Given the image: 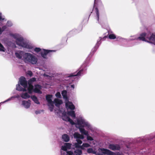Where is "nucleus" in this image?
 Instances as JSON below:
<instances>
[{
	"label": "nucleus",
	"instance_id": "f03ea898",
	"mask_svg": "<svg viewBox=\"0 0 155 155\" xmlns=\"http://www.w3.org/2000/svg\"><path fill=\"white\" fill-rule=\"evenodd\" d=\"M14 37L16 40L15 42L17 45L26 48H29V45L26 42L24 41L22 37H17L16 36H14Z\"/></svg>",
	"mask_w": 155,
	"mask_h": 155
},
{
	"label": "nucleus",
	"instance_id": "5701e85b",
	"mask_svg": "<svg viewBox=\"0 0 155 155\" xmlns=\"http://www.w3.org/2000/svg\"><path fill=\"white\" fill-rule=\"evenodd\" d=\"M61 94L63 98H67V91L66 90H64L63 91L61 92Z\"/></svg>",
	"mask_w": 155,
	"mask_h": 155
},
{
	"label": "nucleus",
	"instance_id": "20e7f679",
	"mask_svg": "<svg viewBox=\"0 0 155 155\" xmlns=\"http://www.w3.org/2000/svg\"><path fill=\"white\" fill-rule=\"evenodd\" d=\"M19 81L20 83L24 88H26L27 87V81L26 80L25 78L22 76L20 78Z\"/></svg>",
	"mask_w": 155,
	"mask_h": 155
},
{
	"label": "nucleus",
	"instance_id": "f8f14e48",
	"mask_svg": "<svg viewBox=\"0 0 155 155\" xmlns=\"http://www.w3.org/2000/svg\"><path fill=\"white\" fill-rule=\"evenodd\" d=\"M30 102L31 101L29 100L28 101H22V104L25 108H28L30 107Z\"/></svg>",
	"mask_w": 155,
	"mask_h": 155
},
{
	"label": "nucleus",
	"instance_id": "0eeeda50",
	"mask_svg": "<svg viewBox=\"0 0 155 155\" xmlns=\"http://www.w3.org/2000/svg\"><path fill=\"white\" fill-rule=\"evenodd\" d=\"M148 35V34L146 33H142L140 34V37L137 38L136 39L147 42V40L146 39V38L147 39V37Z\"/></svg>",
	"mask_w": 155,
	"mask_h": 155
},
{
	"label": "nucleus",
	"instance_id": "3c124183",
	"mask_svg": "<svg viewBox=\"0 0 155 155\" xmlns=\"http://www.w3.org/2000/svg\"><path fill=\"white\" fill-rule=\"evenodd\" d=\"M35 113L36 114H38V112L37 111H35Z\"/></svg>",
	"mask_w": 155,
	"mask_h": 155
},
{
	"label": "nucleus",
	"instance_id": "c03bdc74",
	"mask_svg": "<svg viewBox=\"0 0 155 155\" xmlns=\"http://www.w3.org/2000/svg\"><path fill=\"white\" fill-rule=\"evenodd\" d=\"M5 51V48L4 47V48H0V51H2L3 52H4Z\"/></svg>",
	"mask_w": 155,
	"mask_h": 155
},
{
	"label": "nucleus",
	"instance_id": "a211bd4d",
	"mask_svg": "<svg viewBox=\"0 0 155 155\" xmlns=\"http://www.w3.org/2000/svg\"><path fill=\"white\" fill-rule=\"evenodd\" d=\"M62 138L64 141L66 142H68L70 140L69 137L66 134H64L62 136Z\"/></svg>",
	"mask_w": 155,
	"mask_h": 155
},
{
	"label": "nucleus",
	"instance_id": "412c9836",
	"mask_svg": "<svg viewBox=\"0 0 155 155\" xmlns=\"http://www.w3.org/2000/svg\"><path fill=\"white\" fill-rule=\"evenodd\" d=\"M21 97L24 99H26L30 98V96L27 93H22L21 95Z\"/></svg>",
	"mask_w": 155,
	"mask_h": 155
},
{
	"label": "nucleus",
	"instance_id": "72a5a7b5",
	"mask_svg": "<svg viewBox=\"0 0 155 155\" xmlns=\"http://www.w3.org/2000/svg\"><path fill=\"white\" fill-rule=\"evenodd\" d=\"M68 121L72 125H74L75 124V123L74 122L73 120L70 118H68Z\"/></svg>",
	"mask_w": 155,
	"mask_h": 155
},
{
	"label": "nucleus",
	"instance_id": "ddd939ff",
	"mask_svg": "<svg viewBox=\"0 0 155 155\" xmlns=\"http://www.w3.org/2000/svg\"><path fill=\"white\" fill-rule=\"evenodd\" d=\"M52 97V95L48 94L46 95V99L48 103V104L54 102L51 100Z\"/></svg>",
	"mask_w": 155,
	"mask_h": 155
},
{
	"label": "nucleus",
	"instance_id": "49530a36",
	"mask_svg": "<svg viewBox=\"0 0 155 155\" xmlns=\"http://www.w3.org/2000/svg\"><path fill=\"white\" fill-rule=\"evenodd\" d=\"M84 138V137L83 136L81 135V136H80L79 139H83Z\"/></svg>",
	"mask_w": 155,
	"mask_h": 155
},
{
	"label": "nucleus",
	"instance_id": "a18cd8bd",
	"mask_svg": "<svg viewBox=\"0 0 155 155\" xmlns=\"http://www.w3.org/2000/svg\"><path fill=\"white\" fill-rule=\"evenodd\" d=\"M4 20V18H2V16L1 15H0V21H3Z\"/></svg>",
	"mask_w": 155,
	"mask_h": 155
},
{
	"label": "nucleus",
	"instance_id": "4468645a",
	"mask_svg": "<svg viewBox=\"0 0 155 155\" xmlns=\"http://www.w3.org/2000/svg\"><path fill=\"white\" fill-rule=\"evenodd\" d=\"M103 151V153L104 154H106L109 155H113L114 153L110 150L104 148H103L102 150Z\"/></svg>",
	"mask_w": 155,
	"mask_h": 155
},
{
	"label": "nucleus",
	"instance_id": "423d86ee",
	"mask_svg": "<svg viewBox=\"0 0 155 155\" xmlns=\"http://www.w3.org/2000/svg\"><path fill=\"white\" fill-rule=\"evenodd\" d=\"M147 39L149 40V41L147 40V42H148L151 43L155 42V34L152 33L150 36L149 34H148Z\"/></svg>",
	"mask_w": 155,
	"mask_h": 155
},
{
	"label": "nucleus",
	"instance_id": "dca6fc26",
	"mask_svg": "<svg viewBox=\"0 0 155 155\" xmlns=\"http://www.w3.org/2000/svg\"><path fill=\"white\" fill-rule=\"evenodd\" d=\"M28 92L29 93H31L33 90L34 89V87L32 84V83H30V81H28Z\"/></svg>",
	"mask_w": 155,
	"mask_h": 155
},
{
	"label": "nucleus",
	"instance_id": "5fc2aeb1",
	"mask_svg": "<svg viewBox=\"0 0 155 155\" xmlns=\"http://www.w3.org/2000/svg\"><path fill=\"white\" fill-rule=\"evenodd\" d=\"M154 45H155V44H154Z\"/></svg>",
	"mask_w": 155,
	"mask_h": 155
},
{
	"label": "nucleus",
	"instance_id": "a19ab883",
	"mask_svg": "<svg viewBox=\"0 0 155 155\" xmlns=\"http://www.w3.org/2000/svg\"><path fill=\"white\" fill-rule=\"evenodd\" d=\"M36 81V79L35 78H32V79H30L28 81H30V83H32V82H33Z\"/></svg>",
	"mask_w": 155,
	"mask_h": 155
},
{
	"label": "nucleus",
	"instance_id": "79ce46f5",
	"mask_svg": "<svg viewBox=\"0 0 155 155\" xmlns=\"http://www.w3.org/2000/svg\"><path fill=\"white\" fill-rule=\"evenodd\" d=\"M76 141L77 142V143L80 144H81L82 143V141L79 139H77Z\"/></svg>",
	"mask_w": 155,
	"mask_h": 155
},
{
	"label": "nucleus",
	"instance_id": "1a4fd4ad",
	"mask_svg": "<svg viewBox=\"0 0 155 155\" xmlns=\"http://www.w3.org/2000/svg\"><path fill=\"white\" fill-rule=\"evenodd\" d=\"M41 87L40 85L36 84L35 85V88L33 89V91L35 93L39 94H42V92L41 91Z\"/></svg>",
	"mask_w": 155,
	"mask_h": 155
},
{
	"label": "nucleus",
	"instance_id": "7ed1b4c3",
	"mask_svg": "<svg viewBox=\"0 0 155 155\" xmlns=\"http://www.w3.org/2000/svg\"><path fill=\"white\" fill-rule=\"evenodd\" d=\"M55 51L53 50H49L44 49L43 51L41 52V56L44 58L47 59V55L50 52H55Z\"/></svg>",
	"mask_w": 155,
	"mask_h": 155
},
{
	"label": "nucleus",
	"instance_id": "7c9ffc66",
	"mask_svg": "<svg viewBox=\"0 0 155 155\" xmlns=\"http://www.w3.org/2000/svg\"><path fill=\"white\" fill-rule=\"evenodd\" d=\"M90 146V145L87 143H83L82 146L81 147V148L82 149H84L83 147H88Z\"/></svg>",
	"mask_w": 155,
	"mask_h": 155
},
{
	"label": "nucleus",
	"instance_id": "09e8293b",
	"mask_svg": "<svg viewBox=\"0 0 155 155\" xmlns=\"http://www.w3.org/2000/svg\"><path fill=\"white\" fill-rule=\"evenodd\" d=\"M6 27L5 26H3V27H2V28L1 29L2 30H3L4 29V30H5V29L6 28Z\"/></svg>",
	"mask_w": 155,
	"mask_h": 155
},
{
	"label": "nucleus",
	"instance_id": "aec40b11",
	"mask_svg": "<svg viewBox=\"0 0 155 155\" xmlns=\"http://www.w3.org/2000/svg\"><path fill=\"white\" fill-rule=\"evenodd\" d=\"M31 98L35 103L37 104H40V102L38 100L37 97L35 95H33L31 96Z\"/></svg>",
	"mask_w": 155,
	"mask_h": 155
},
{
	"label": "nucleus",
	"instance_id": "c9c22d12",
	"mask_svg": "<svg viewBox=\"0 0 155 155\" xmlns=\"http://www.w3.org/2000/svg\"><path fill=\"white\" fill-rule=\"evenodd\" d=\"M34 51L37 52H38L41 51V49L38 48H36L34 49Z\"/></svg>",
	"mask_w": 155,
	"mask_h": 155
},
{
	"label": "nucleus",
	"instance_id": "6ab92c4d",
	"mask_svg": "<svg viewBox=\"0 0 155 155\" xmlns=\"http://www.w3.org/2000/svg\"><path fill=\"white\" fill-rule=\"evenodd\" d=\"M25 88H23L19 84L16 85V89L18 91H26Z\"/></svg>",
	"mask_w": 155,
	"mask_h": 155
},
{
	"label": "nucleus",
	"instance_id": "b1692460",
	"mask_svg": "<svg viewBox=\"0 0 155 155\" xmlns=\"http://www.w3.org/2000/svg\"><path fill=\"white\" fill-rule=\"evenodd\" d=\"M68 114L72 117H76L75 112L74 111H70L68 113Z\"/></svg>",
	"mask_w": 155,
	"mask_h": 155
},
{
	"label": "nucleus",
	"instance_id": "bb28decb",
	"mask_svg": "<svg viewBox=\"0 0 155 155\" xmlns=\"http://www.w3.org/2000/svg\"><path fill=\"white\" fill-rule=\"evenodd\" d=\"M62 118L63 120L68 121V118H69L70 117L67 116L66 114H64L62 116Z\"/></svg>",
	"mask_w": 155,
	"mask_h": 155
},
{
	"label": "nucleus",
	"instance_id": "4c0bfd02",
	"mask_svg": "<svg viewBox=\"0 0 155 155\" xmlns=\"http://www.w3.org/2000/svg\"><path fill=\"white\" fill-rule=\"evenodd\" d=\"M67 149L65 145L62 146L61 149L64 151H67Z\"/></svg>",
	"mask_w": 155,
	"mask_h": 155
},
{
	"label": "nucleus",
	"instance_id": "8fccbe9b",
	"mask_svg": "<svg viewBox=\"0 0 155 155\" xmlns=\"http://www.w3.org/2000/svg\"><path fill=\"white\" fill-rule=\"evenodd\" d=\"M107 38V36H105L104 37V38H103V39H105L106 38Z\"/></svg>",
	"mask_w": 155,
	"mask_h": 155
},
{
	"label": "nucleus",
	"instance_id": "2eb2a0df",
	"mask_svg": "<svg viewBox=\"0 0 155 155\" xmlns=\"http://www.w3.org/2000/svg\"><path fill=\"white\" fill-rule=\"evenodd\" d=\"M83 127H79L78 128L80 130V132L82 134L85 135L87 136L88 135V131L85 130V129L83 128Z\"/></svg>",
	"mask_w": 155,
	"mask_h": 155
},
{
	"label": "nucleus",
	"instance_id": "ea45409f",
	"mask_svg": "<svg viewBox=\"0 0 155 155\" xmlns=\"http://www.w3.org/2000/svg\"><path fill=\"white\" fill-rule=\"evenodd\" d=\"M67 153L68 155H73V152L71 151H67Z\"/></svg>",
	"mask_w": 155,
	"mask_h": 155
},
{
	"label": "nucleus",
	"instance_id": "a878e982",
	"mask_svg": "<svg viewBox=\"0 0 155 155\" xmlns=\"http://www.w3.org/2000/svg\"><path fill=\"white\" fill-rule=\"evenodd\" d=\"M75 155H81L82 154V150H81L77 149L74 151Z\"/></svg>",
	"mask_w": 155,
	"mask_h": 155
},
{
	"label": "nucleus",
	"instance_id": "39448f33",
	"mask_svg": "<svg viewBox=\"0 0 155 155\" xmlns=\"http://www.w3.org/2000/svg\"><path fill=\"white\" fill-rule=\"evenodd\" d=\"M77 124L80 126L79 127H87L88 124L85 121L82 119H78L77 120Z\"/></svg>",
	"mask_w": 155,
	"mask_h": 155
},
{
	"label": "nucleus",
	"instance_id": "e433bc0d",
	"mask_svg": "<svg viewBox=\"0 0 155 155\" xmlns=\"http://www.w3.org/2000/svg\"><path fill=\"white\" fill-rule=\"evenodd\" d=\"M87 136V140L90 141H92L93 140V139L91 136L88 135V134Z\"/></svg>",
	"mask_w": 155,
	"mask_h": 155
},
{
	"label": "nucleus",
	"instance_id": "603ef678",
	"mask_svg": "<svg viewBox=\"0 0 155 155\" xmlns=\"http://www.w3.org/2000/svg\"><path fill=\"white\" fill-rule=\"evenodd\" d=\"M96 0H94V5H95L96 4Z\"/></svg>",
	"mask_w": 155,
	"mask_h": 155
},
{
	"label": "nucleus",
	"instance_id": "de8ad7c7",
	"mask_svg": "<svg viewBox=\"0 0 155 155\" xmlns=\"http://www.w3.org/2000/svg\"><path fill=\"white\" fill-rule=\"evenodd\" d=\"M71 87L73 89H74V84H72L71 85Z\"/></svg>",
	"mask_w": 155,
	"mask_h": 155
},
{
	"label": "nucleus",
	"instance_id": "c85d7f7f",
	"mask_svg": "<svg viewBox=\"0 0 155 155\" xmlns=\"http://www.w3.org/2000/svg\"><path fill=\"white\" fill-rule=\"evenodd\" d=\"M69 103L70 104L68 106V107L71 110H74L75 108L74 105L71 102H70Z\"/></svg>",
	"mask_w": 155,
	"mask_h": 155
},
{
	"label": "nucleus",
	"instance_id": "58836bf2",
	"mask_svg": "<svg viewBox=\"0 0 155 155\" xmlns=\"http://www.w3.org/2000/svg\"><path fill=\"white\" fill-rule=\"evenodd\" d=\"M79 144H80L77 143H75V144H74V145H75V147L78 148H81V146H80L79 145Z\"/></svg>",
	"mask_w": 155,
	"mask_h": 155
},
{
	"label": "nucleus",
	"instance_id": "9d476101",
	"mask_svg": "<svg viewBox=\"0 0 155 155\" xmlns=\"http://www.w3.org/2000/svg\"><path fill=\"white\" fill-rule=\"evenodd\" d=\"M25 53L23 51H20L19 53L15 52V55L17 58L19 59H21L23 57V59H24V56L25 54Z\"/></svg>",
	"mask_w": 155,
	"mask_h": 155
},
{
	"label": "nucleus",
	"instance_id": "9b49d317",
	"mask_svg": "<svg viewBox=\"0 0 155 155\" xmlns=\"http://www.w3.org/2000/svg\"><path fill=\"white\" fill-rule=\"evenodd\" d=\"M53 101L54 104H55V105L57 107H59L60 104L63 103L62 101L61 100L58 98H55Z\"/></svg>",
	"mask_w": 155,
	"mask_h": 155
},
{
	"label": "nucleus",
	"instance_id": "473e14b6",
	"mask_svg": "<svg viewBox=\"0 0 155 155\" xmlns=\"http://www.w3.org/2000/svg\"><path fill=\"white\" fill-rule=\"evenodd\" d=\"M71 144L69 143H65V145L67 148L68 149H70L71 147Z\"/></svg>",
	"mask_w": 155,
	"mask_h": 155
},
{
	"label": "nucleus",
	"instance_id": "393cba45",
	"mask_svg": "<svg viewBox=\"0 0 155 155\" xmlns=\"http://www.w3.org/2000/svg\"><path fill=\"white\" fill-rule=\"evenodd\" d=\"M87 152L88 153H93L95 154L96 153V152L93 150L92 148H89L87 150Z\"/></svg>",
	"mask_w": 155,
	"mask_h": 155
},
{
	"label": "nucleus",
	"instance_id": "f704fd0d",
	"mask_svg": "<svg viewBox=\"0 0 155 155\" xmlns=\"http://www.w3.org/2000/svg\"><path fill=\"white\" fill-rule=\"evenodd\" d=\"M55 96L56 97L58 98H61V96L60 93L59 92H57L55 94Z\"/></svg>",
	"mask_w": 155,
	"mask_h": 155
},
{
	"label": "nucleus",
	"instance_id": "f3484780",
	"mask_svg": "<svg viewBox=\"0 0 155 155\" xmlns=\"http://www.w3.org/2000/svg\"><path fill=\"white\" fill-rule=\"evenodd\" d=\"M83 70L81 69L76 74H75L74 73H71L69 74V75L68 76V77H73V76H77L80 75L81 73H82Z\"/></svg>",
	"mask_w": 155,
	"mask_h": 155
},
{
	"label": "nucleus",
	"instance_id": "c756f323",
	"mask_svg": "<svg viewBox=\"0 0 155 155\" xmlns=\"http://www.w3.org/2000/svg\"><path fill=\"white\" fill-rule=\"evenodd\" d=\"M108 38L111 39H114L116 38V36L114 34H110L108 36Z\"/></svg>",
	"mask_w": 155,
	"mask_h": 155
},
{
	"label": "nucleus",
	"instance_id": "2f4dec72",
	"mask_svg": "<svg viewBox=\"0 0 155 155\" xmlns=\"http://www.w3.org/2000/svg\"><path fill=\"white\" fill-rule=\"evenodd\" d=\"M74 138L79 139L80 136H81V134L77 133H75L74 134Z\"/></svg>",
	"mask_w": 155,
	"mask_h": 155
},
{
	"label": "nucleus",
	"instance_id": "37998d69",
	"mask_svg": "<svg viewBox=\"0 0 155 155\" xmlns=\"http://www.w3.org/2000/svg\"><path fill=\"white\" fill-rule=\"evenodd\" d=\"M28 74L30 76H32L33 74L31 71H28Z\"/></svg>",
	"mask_w": 155,
	"mask_h": 155
},
{
	"label": "nucleus",
	"instance_id": "f257e3e1",
	"mask_svg": "<svg viewBox=\"0 0 155 155\" xmlns=\"http://www.w3.org/2000/svg\"><path fill=\"white\" fill-rule=\"evenodd\" d=\"M24 61L26 63H29L32 64H36L38 59L35 56L28 53H25L24 56Z\"/></svg>",
	"mask_w": 155,
	"mask_h": 155
},
{
	"label": "nucleus",
	"instance_id": "6e6552de",
	"mask_svg": "<svg viewBox=\"0 0 155 155\" xmlns=\"http://www.w3.org/2000/svg\"><path fill=\"white\" fill-rule=\"evenodd\" d=\"M108 147L113 150H119L120 149V147L118 144H110Z\"/></svg>",
	"mask_w": 155,
	"mask_h": 155
},
{
	"label": "nucleus",
	"instance_id": "864d4df0",
	"mask_svg": "<svg viewBox=\"0 0 155 155\" xmlns=\"http://www.w3.org/2000/svg\"><path fill=\"white\" fill-rule=\"evenodd\" d=\"M10 99H9L8 100V101H9V100H10Z\"/></svg>",
	"mask_w": 155,
	"mask_h": 155
},
{
	"label": "nucleus",
	"instance_id": "4be33fe9",
	"mask_svg": "<svg viewBox=\"0 0 155 155\" xmlns=\"http://www.w3.org/2000/svg\"><path fill=\"white\" fill-rule=\"evenodd\" d=\"M48 106L49 107V108L50 111H52L54 107V102L48 104Z\"/></svg>",
	"mask_w": 155,
	"mask_h": 155
},
{
	"label": "nucleus",
	"instance_id": "cd10ccee",
	"mask_svg": "<svg viewBox=\"0 0 155 155\" xmlns=\"http://www.w3.org/2000/svg\"><path fill=\"white\" fill-rule=\"evenodd\" d=\"M94 9L96 10L95 12H96V15L97 16V20L98 21L99 20V10H98V8H97V7H96Z\"/></svg>",
	"mask_w": 155,
	"mask_h": 155
}]
</instances>
